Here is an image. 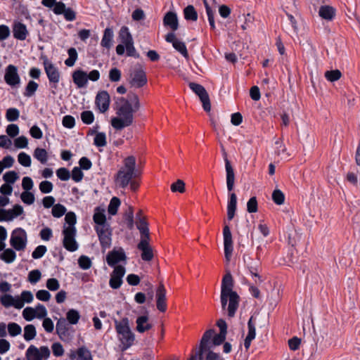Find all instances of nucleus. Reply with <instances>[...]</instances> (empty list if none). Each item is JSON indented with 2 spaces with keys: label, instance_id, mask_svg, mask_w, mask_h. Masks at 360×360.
Returning <instances> with one entry per match:
<instances>
[{
  "label": "nucleus",
  "instance_id": "obj_1",
  "mask_svg": "<svg viewBox=\"0 0 360 360\" xmlns=\"http://www.w3.org/2000/svg\"><path fill=\"white\" fill-rule=\"evenodd\" d=\"M115 105L117 116L112 118V127L116 130H122L131 126L134 122V113L141 106L139 96L135 94H133V104L124 97L117 98Z\"/></svg>",
  "mask_w": 360,
  "mask_h": 360
},
{
  "label": "nucleus",
  "instance_id": "obj_2",
  "mask_svg": "<svg viewBox=\"0 0 360 360\" xmlns=\"http://www.w3.org/2000/svg\"><path fill=\"white\" fill-rule=\"evenodd\" d=\"M136 169V159L134 156H128L124 160V165L120 167L115 176L116 185L122 188H127L131 181L139 176Z\"/></svg>",
  "mask_w": 360,
  "mask_h": 360
},
{
  "label": "nucleus",
  "instance_id": "obj_3",
  "mask_svg": "<svg viewBox=\"0 0 360 360\" xmlns=\"http://www.w3.org/2000/svg\"><path fill=\"white\" fill-rule=\"evenodd\" d=\"M115 328L118 338L122 345V350L130 347L134 341V334L129 327V320L127 317L122 318L120 321L115 320Z\"/></svg>",
  "mask_w": 360,
  "mask_h": 360
},
{
  "label": "nucleus",
  "instance_id": "obj_4",
  "mask_svg": "<svg viewBox=\"0 0 360 360\" xmlns=\"http://www.w3.org/2000/svg\"><path fill=\"white\" fill-rule=\"evenodd\" d=\"M127 80L136 88H141L147 84L146 74L141 65L137 64L129 70Z\"/></svg>",
  "mask_w": 360,
  "mask_h": 360
},
{
  "label": "nucleus",
  "instance_id": "obj_5",
  "mask_svg": "<svg viewBox=\"0 0 360 360\" xmlns=\"http://www.w3.org/2000/svg\"><path fill=\"white\" fill-rule=\"evenodd\" d=\"M220 300L221 303V308L223 310L226 309L227 302L229 304L227 307L228 316L229 317H233L238 309L240 301V297L238 293H226L221 292Z\"/></svg>",
  "mask_w": 360,
  "mask_h": 360
},
{
  "label": "nucleus",
  "instance_id": "obj_6",
  "mask_svg": "<svg viewBox=\"0 0 360 360\" xmlns=\"http://www.w3.org/2000/svg\"><path fill=\"white\" fill-rule=\"evenodd\" d=\"M214 334V329H210L205 332L200 342L199 348L198 351H195V354H192L188 360H203L202 354L210 348L209 344L210 340Z\"/></svg>",
  "mask_w": 360,
  "mask_h": 360
},
{
  "label": "nucleus",
  "instance_id": "obj_7",
  "mask_svg": "<svg viewBox=\"0 0 360 360\" xmlns=\"http://www.w3.org/2000/svg\"><path fill=\"white\" fill-rule=\"evenodd\" d=\"M11 245L17 251L23 250L27 245V233L21 228L15 229L11 233Z\"/></svg>",
  "mask_w": 360,
  "mask_h": 360
},
{
  "label": "nucleus",
  "instance_id": "obj_8",
  "mask_svg": "<svg viewBox=\"0 0 360 360\" xmlns=\"http://www.w3.org/2000/svg\"><path fill=\"white\" fill-rule=\"evenodd\" d=\"M188 85L191 89L199 96L205 111L210 112L211 110L210 101L209 95L204 86L194 82H190Z\"/></svg>",
  "mask_w": 360,
  "mask_h": 360
},
{
  "label": "nucleus",
  "instance_id": "obj_9",
  "mask_svg": "<svg viewBox=\"0 0 360 360\" xmlns=\"http://www.w3.org/2000/svg\"><path fill=\"white\" fill-rule=\"evenodd\" d=\"M95 230L97 233L102 248H109L112 243V230L110 225L96 226Z\"/></svg>",
  "mask_w": 360,
  "mask_h": 360
},
{
  "label": "nucleus",
  "instance_id": "obj_10",
  "mask_svg": "<svg viewBox=\"0 0 360 360\" xmlns=\"http://www.w3.org/2000/svg\"><path fill=\"white\" fill-rule=\"evenodd\" d=\"M50 356V350L47 347L43 346L37 349L34 345H30L26 351L27 360H41L47 359Z\"/></svg>",
  "mask_w": 360,
  "mask_h": 360
},
{
  "label": "nucleus",
  "instance_id": "obj_11",
  "mask_svg": "<svg viewBox=\"0 0 360 360\" xmlns=\"http://www.w3.org/2000/svg\"><path fill=\"white\" fill-rule=\"evenodd\" d=\"M77 231L74 230H63L64 236L63 240V247L70 252H75L78 249V243L75 240Z\"/></svg>",
  "mask_w": 360,
  "mask_h": 360
},
{
  "label": "nucleus",
  "instance_id": "obj_12",
  "mask_svg": "<svg viewBox=\"0 0 360 360\" xmlns=\"http://www.w3.org/2000/svg\"><path fill=\"white\" fill-rule=\"evenodd\" d=\"M43 64L49 82L58 84L60 77V74L58 68L47 58L44 60Z\"/></svg>",
  "mask_w": 360,
  "mask_h": 360
},
{
  "label": "nucleus",
  "instance_id": "obj_13",
  "mask_svg": "<svg viewBox=\"0 0 360 360\" xmlns=\"http://www.w3.org/2000/svg\"><path fill=\"white\" fill-rule=\"evenodd\" d=\"M125 274V268L121 265L115 267L110 274L109 285L112 289H118L122 284V277Z\"/></svg>",
  "mask_w": 360,
  "mask_h": 360
},
{
  "label": "nucleus",
  "instance_id": "obj_14",
  "mask_svg": "<svg viewBox=\"0 0 360 360\" xmlns=\"http://www.w3.org/2000/svg\"><path fill=\"white\" fill-rule=\"evenodd\" d=\"M223 236H224V255L225 258L229 262L230 261L231 257L232 255L233 252V240H232V235L230 230V228L228 225H225L223 229Z\"/></svg>",
  "mask_w": 360,
  "mask_h": 360
},
{
  "label": "nucleus",
  "instance_id": "obj_15",
  "mask_svg": "<svg viewBox=\"0 0 360 360\" xmlns=\"http://www.w3.org/2000/svg\"><path fill=\"white\" fill-rule=\"evenodd\" d=\"M53 11L56 15L63 14L67 21H73L76 18V13L71 8H66L64 3L59 1L56 6L53 8Z\"/></svg>",
  "mask_w": 360,
  "mask_h": 360
},
{
  "label": "nucleus",
  "instance_id": "obj_16",
  "mask_svg": "<svg viewBox=\"0 0 360 360\" xmlns=\"http://www.w3.org/2000/svg\"><path fill=\"white\" fill-rule=\"evenodd\" d=\"M165 40L169 43H172L173 47L186 58H188V53L185 43L176 39L174 32L168 33L165 37Z\"/></svg>",
  "mask_w": 360,
  "mask_h": 360
},
{
  "label": "nucleus",
  "instance_id": "obj_17",
  "mask_svg": "<svg viewBox=\"0 0 360 360\" xmlns=\"http://www.w3.org/2000/svg\"><path fill=\"white\" fill-rule=\"evenodd\" d=\"M155 297L157 309L161 312H165L167 310V297L166 290L162 283L159 284L156 290Z\"/></svg>",
  "mask_w": 360,
  "mask_h": 360
},
{
  "label": "nucleus",
  "instance_id": "obj_18",
  "mask_svg": "<svg viewBox=\"0 0 360 360\" xmlns=\"http://www.w3.org/2000/svg\"><path fill=\"white\" fill-rule=\"evenodd\" d=\"M4 79L10 86H15L20 83V79L18 74V69L15 65H9L7 66Z\"/></svg>",
  "mask_w": 360,
  "mask_h": 360
},
{
  "label": "nucleus",
  "instance_id": "obj_19",
  "mask_svg": "<svg viewBox=\"0 0 360 360\" xmlns=\"http://www.w3.org/2000/svg\"><path fill=\"white\" fill-rule=\"evenodd\" d=\"M243 259L251 275L257 278V280H255V283H261L262 280L260 278V276L258 274V271L260 269L259 262L254 261L249 256H244Z\"/></svg>",
  "mask_w": 360,
  "mask_h": 360
},
{
  "label": "nucleus",
  "instance_id": "obj_20",
  "mask_svg": "<svg viewBox=\"0 0 360 360\" xmlns=\"http://www.w3.org/2000/svg\"><path fill=\"white\" fill-rule=\"evenodd\" d=\"M96 106L101 112H106L110 105V95L106 91H102L96 95L95 101Z\"/></svg>",
  "mask_w": 360,
  "mask_h": 360
},
{
  "label": "nucleus",
  "instance_id": "obj_21",
  "mask_svg": "<svg viewBox=\"0 0 360 360\" xmlns=\"http://www.w3.org/2000/svg\"><path fill=\"white\" fill-rule=\"evenodd\" d=\"M56 329L60 340L67 341L70 339L68 325L65 319L60 318L58 320Z\"/></svg>",
  "mask_w": 360,
  "mask_h": 360
},
{
  "label": "nucleus",
  "instance_id": "obj_22",
  "mask_svg": "<svg viewBox=\"0 0 360 360\" xmlns=\"http://www.w3.org/2000/svg\"><path fill=\"white\" fill-rule=\"evenodd\" d=\"M126 259V255L122 249L112 250L107 255L106 261L109 266H114L116 264Z\"/></svg>",
  "mask_w": 360,
  "mask_h": 360
},
{
  "label": "nucleus",
  "instance_id": "obj_23",
  "mask_svg": "<svg viewBox=\"0 0 360 360\" xmlns=\"http://www.w3.org/2000/svg\"><path fill=\"white\" fill-rule=\"evenodd\" d=\"M148 241L149 240H146L145 239L141 240L137 245L138 249L142 252L141 259L146 262L151 261L153 258V250L149 245Z\"/></svg>",
  "mask_w": 360,
  "mask_h": 360
},
{
  "label": "nucleus",
  "instance_id": "obj_24",
  "mask_svg": "<svg viewBox=\"0 0 360 360\" xmlns=\"http://www.w3.org/2000/svg\"><path fill=\"white\" fill-rule=\"evenodd\" d=\"M72 80L77 88H83L88 82L87 73L82 70H76L73 72Z\"/></svg>",
  "mask_w": 360,
  "mask_h": 360
},
{
  "label": "nucleus",
  "instance_id": "obj_25",
  "mask_svg": "<svg viewBox=\"0 0 360 360\" xmlns=\"http://www.w3.org/2000/svg\"><path fill=\"white\" fill-rule=\"evenodd\" d=\"M225 169L226 172V185L229 191H231L234 188L235 174L230 161L225 158Z\"/></svg>",
  "mask_w": 360,
  "mask_h": 360
},
{
  "label": "nucleus",
  "instance_id": "obj_26",
  "mask_svg": "<svg viewBox=\"0 0 360 360\" xmlns=\"http://www.w3.org/2000/svg\"><path fill=\"white\" fill-rule=\"evenodd\" d=\"M136 330L140 333H143L150 330L153 327V325L149 323V317L146 314L138 316L136 320Z\"/></svg>",
  "mask_w": 360,
  "mask_h": 360
},
{
  "label": "nucleus",
  "instance_id": "obj_27",
  "mask_svg": "<svg viewBox=\"0 0 360 360\" xmlns=\"http://www.w3.org/2000/svg\"><path fill=\"white\" fill-rule=\"evenodd\" d=\"M13 34L14 38L18 40H25L28 34L26 25L22 22L14 23L13 27Z\"/></svg>",
  "mask_w": 360,
  "mask_h": 360
},
{
  "label": "nucleus",
  "instance_id": "obj_28",
  "mask_svg": "<svg viewBox=\"0 0 360 360\" xmlns=\"http://www.w3.org/2000/svg\"><path fill=\"white\" fill-rule=\"evenodd\" d=\"M233 280L230 271H227L221 281V292L226 293H237L233 290Z\"/></svg>",
  "mask_w": 360,
  "mask_h": 360
},
{
  "label": "nucleus",
  "instance_id": "obj_29",
  "mask_svg": "<svg viewBox=\"0 0 360 360\" xmlns=\"http://www.w3.org/2000/svg\"><path fill=\"white\" fill-rule=\"evenodd\" d=\"M163 22L165 26H169L172 31H176L179 27V22L176 14L173 12H168L164 17Z\"/></svg>",
  "mask_w": 360,
  "mask_h": 360
},
{
  "label": "nucleus",
  "instance_id": "obj_30",
  "mask_svg": "<svg viewBox=\"0 0 360 360\" xmlns=\"http://www.w3.org/2000/svg\"><path fill=\"white\" fill-rule=\"evenodd\" d=\"M136 227L140 231L141 240H149V229L146 219H139V221H136Z\"/></svg>",
  "mask_w": 360,
  "mask_h": 360
},
{
  "label": "nucleus",
  "instance_id": "obj_31",
  "mask_svg": "<svg viewBox=\"0 0 360 360\" xmlns=\"http://www.w3.org/2000/svg\"><path fill=\"white\" fill-rule=\"evenodd\" d=\"M113 31L112 28L107 27L104 30L103 36L101 41V46L109 49L112 46L113 39Z\"/></svg>",
  "mask_w": 360,
  "mask_h": 360
},
{
  "label": "nucleus",
  "instance_id": "obj_32",
  "mask_svg": "<svg viewBox=\"0 0 360 360\" xmlns=\"http://www.w3.org/2000/svg\"><path fill=\"white\" fill-rule=\"evenodd\" d=\"M105 210H101L99 207H96L95 212L93 216L94 221L97 224L96 226H103L104 225H109L106 223V217L105 214Z\"/></svg>",
  "mask_w": 360,
  "mask_h": 360
},
{
  "label": "nucleus",
  "instance_id": "obj_33",
  "mask_svg": "<svg viewBox=\"0 0 360 360\" xmlns=\"http://www.w3.org/2000/svg\"><path fill=\"white\" fill-rule=\"evenodd\" d=\"M319 13L322 18L331 20L335 16V11L332 6H322L319 8Z\"/></svg>",
  "mask_w": 360,
  "mask_h": 360
},
{
  "label": "nucleus",
  "instance_id": "obj_34",
  "mask_svg": "<svg viewBox=\"0 0 360 360\" xmlns=\"http://www.w3.org/2000/svg\"><path fill=\"white\" fill-rule=\"evenodd\" d=\"M65 221L68 226H64L63 230H70L72 229L74 231H77L75 226L77 222V217L74 212H69L65 214Z\"/></svg>",
  "mask_w": 360,
  "mask_h": 360
},
{
  "label": "nucleus",
  "instance_id": "obj_35",
  "mask_svg": "<svg viewBox=\"0 0 360 360\" xmlns=\"http://www.w3.org/2000/svg\"><path fill=\"white\" fill-rule=\"evenodd\" d=\"M119 37L121 39V42L124 45L134 41L127 27L124 26L120 29Z\"/></svg>",
  "mask_w": 360,
  "mask_h": 360
},
{
  "label": "nucleus",
  "instance_id": "obj_36",
  "mask_svg": "<svg viewBox=\"0 0 360 360\" xmlns=\"http://www.w3.org/2000/svg\"><path fill=\"white\" fill-rule=\"evenodd\" d=\"M184 18L187 20L196 21L198 13L192 5L187 6L184 10Z\"/></svg>",
  "mask_w": 360,
  "mask_h": 360
},
{
  "label": "nucleus",
  "instance_id": "obj_37",
  "mask_svg": "<svg viewBox=\"0 0 360 360\" xmlns=\"http://www.w3.org/2000/svg\"><path fill=\"white\" fill-rule=\"evenodd\" d=\"M16 257V254L13 249L8 248L0 255V258L6 263H12Z\"/></svg>",
  "mask_w": 360,
  "mask_h": 360
},
{
  "label": "nucleus",
  "instance_id": "obj_38",
  "mask_svg": "<svg viewBox=\"0 0 360 360\" xmlns=\"http://www.w3.org/2000/svg\"><path fill=\"white\" fill-rule=\"evenodd\" d=\"M80 319L79 312L74 309L68 310L66 314V321L72 325H75L78 323Z\"/></svg>",
  "mask_w": 360,
  "mask_h": 360
},
{
  "label": "nucleus",
  "instance_id": "obj_39",
  "mask_svg": "<svg viewBox=\"0 0 360 360\" xmlns=\"http://www.w3.org/2000/svg\"><path fill=\"white\" fill-rule=\"evenodd\" d=\"M34 157L41 164H45L48 160V153L45 149L37 148L34 151Z\"/></svg>",
  "mask_w": 360,
  "mask_h": 360
},
{
  "label": "nucleus",
  "instance_id": "obj_40",
  "mask_svg": "<svg viewBox=\"0 0 360 360\" xmlns=\"http://www.w3.org/2000/svg\"><path fill=\"white\" fill-rule=\"evenodd\" d=\"M68 53L69 57L65 60V64L68 67H72L77 59L78 55L77 50L75 48H70L68 50Z\"/></svg>",
  "mask_w": 360,
  "mask_h": 360
},
{
  "label": "nucleus",
  "instance_id": "obj_41",
  "mask_svg": "<svg viewBox=\"0 0 360 360\" xmlns=\"http://www.w3.org/2000/svg\"><path fill=\"white\" fill-rule=\"evenodd\" d=\"M77 360H93L90 351L86 347H81L77 350Z\"/></svg>",
  "mask_w": 360,
  "mask_h": 360
},
{
  "label": "nucleus",
  "instance_id": "obj_42",
  "mask_svg": "<svg viewBox=\"0 0 360 360\" xmlns=\"http://www.w3.org/2000/svg\"><path fill=\"white\" fill-rule=\"evenodd\" d=\"M120 203V200L118 198H112L108 207V213L111 215H115L117 212Z\"/></svg>",
  "mask_w": 360,
  "mask_h": 360
},
{
  "label": "nucleus",
  "instance_id": "obj_43",
  "mask_svg": "<svg viewBox=\"0 0 360 360\" xmlns=\"http://www.w3.org/2000/svg\"><path fill=\"white\" fill-rule=\"evenodd\" d=\"M36 336V329L32 324L27 325L24 328V338L27 341L33 340Z\"/></svg>",
  "mask_w": 360,
  "mask_h": 360
},
{
  "label": "nucleus",
  "instance_id": "obj_44",
  "mask_svg": "<svg viewBox=\"0 0 360 360\" xmlns=\"http://www.w3.org/2000/svg\"><path fill=\"white\" fill-rule=\"evenodd\" d=\"M94 143L97 147H103L107 144L106 135L104 132H98L94 137Z\"/></svg>",
  "mask_w": 360,
  "mask_h": 360
},
{
  "label": "nucleus",
  "instance_id": "obj_45",
  "mask_svg": "<svg viewBox=\"0 0 360 360\" xmlns=\"http://www.w3.org/2000/svg\"><path fill=\"white\" fill-rule=\"evenodd\" d=\"M38 84L32 80L30 81L25 88L24 93L25 96L31 97L32 96L38 88Z\"/></svg>",
  "mask_w": 360,
  "mask_h": 360
},
{
  "label": "nucleus",
  "instance_id": "obj_46",
  "mask_svg": "<svg viewBox=\"0 0 360 360\" xmlns=\"http://www.w3.org/2000/svg\"><path fill=\"white\" fill-rule=\"evenodd\" d=\"M272 200L276 205H281L284 203L285 195L281 190L276 189L273 191Z\"/></svg>",
  "mask_w": 360,
  "mask_h": 360
},
{
  "label": "nucleus",
  "instance_id": "obj_47",
  "mask_svg": "<svg viewBox=\"0 0 360 360\" xmlns=\"http://www.w3.org/2000/svg\"><path fill=\"white\" fill-rule=\"evenodd\" d=\"M78 264L81 269L87 270L91 268L92 262L89 257L82 255L78 259Z\"/></svg>",
  "mask_w": 360,
  "mask_h": 360
},
{
  "label": "nucleus",
  "instance_id": "obj_48",
  "mask_svg": "<svg viewBox=\"0 0 360 360\" xmlns=\"http://www.w3.org/2000/svg\"><path fill=\"white\" fill-rule=\"evenodd\" d=\"M20 116V112L17 108H11L6 110V117L8 122L16 121Z\"/></svg>",
  "mask_w": 360,
  "mask_h": 360
},
{
  "label": "nucleus",
  "instance_id": "obj_49",
  "mask_svg": "<svg viewBox=\"0 0 360 360\" xmlns=\"http://www.w3.org/2000/svg\"><path fill=\"white\" fill-rule=\"evenodd\" d=\"M51 212L54 217L59 218L65 214L66 208L64 205L58 203L53 205Z\"/></svg>",
  "mask_w": 360,
  "mask_h": 360
},
{
  "label": "nucleus",
  "instance_id": "obj_50",
  "mask_svg": "<svg viewBox=\"0 0 360 360\" xmlns=\"http://www.w3.org/2000/svg\"><path fill=\"white\" fill-rule=\"evenodd\" d=\"M226 334L219 333V334L212 335L209 346L211 347V345L214 346L220 345L222 344L226 340Z\"/></svg>",
  "mask_w": 360,
  "mask_h": 360
},
{
  "label": "nucleus",
  "instance_id": "obj_51",
  "mask_svg": "<svg viewBox=\"0 0 360 360\" xmlns=\"http://www.w3.org/2000/svg\"><path fill=\"white\" fill-rule=\"evenodd\" d=\"M342 73L339 70L326 71L325 72L326 78L330 82H335L341 77Z\"/></svg>",
  "mask_w": 360,
  "mask_h": 360
},
{
  "label": "nucleus",
  "instance_id": "obj_52",
  "mask_svg": "<svg viewBox=\"0 0 360 360\" xmlns=\"http://www.w3.org/2000/svg\"><path fill=\"white\" fill-rule=\"evenodd\" d=\"M124 217L127 227L132 229L134 228V212L131 207H129V210L124 214Z\"/></svg>",
  "mask_w": 360,
  "mask_h": 360
},
{
  "label": "nucleus",
  "instance_id": "obj_53",
  "mask_svg": "<svg viewBox=\"0 0 360 360\" xmlns=\"http://www.w3.org/2000/svg\"><path fill=\"white\" fill-rule=\"evenodd\" d=\"M18 160L24 167H30L31 165V158L25 153H20L18 155Z\"/></svg>",
  "mask_w": 360,
  "mask_h": 360
},
{
  "label": "nucleus",
  "instance_id": "obj_54",
  "mask_svg": "<svg viewBox=\"0 0 360 360\" xmlns=\"http://www.w3.org/2000/svg\"><path fill=\"white\" fill-rule=\"evenodd\" d=\"M8 331L11 336H16L22 332L21 327L16 323H9L8 324Z\"/></svg>",
  "mask_w": 360,
  "mask_h": 360
},
{
  "label": "nucleus",
  "instance_id": "obj_55",
  "mask_svg": "<svg viewBox=\"0 0 360 360\" xmlns=\"http://www.w3.org/2000/svg\"><path fill=\"white\" fill-rule=\"evenodd\" d=\"M171 191L174 193L179 192L183 193L185 192V183L181 179H178L176 182L171 185Z\"/></svg>",
  "mask_w": 360,
  "mask_h": 360
},
{
  "label": "nucleus",
  "instance_id": "obj_56",
  "mask_svg": "<svg viewBox=\"0 0 360 360\" xmlns=\"http://www.w3.org/2000/svg\"><path fill=\"white\" fill-rule=\"evenodd\" d=\"M20 198L22 201L27 205H32L35 200L34 194L29 191L22 192Z\"/></svg>",
  "mask_w": 360,
  "mask_h": 360
},
{
  "label": "nucleus",
  "instance_id": "obj_57",
  "mask_svg": "<svg viewBox=\"0 0 360 360\" xmlns=\"http://www.w3.org/2000/svg\"><path fill=\"white\" fill-rule=\"evenodd\" d=\"M81 119L86 124H90L94 122V115L91 111L85 110L81 113Z\"/></svg>",
  "mask_w": 360,
  "mask_h": 360
},
{
  "label": "nucleus",
  "instance_id": "obj_58",
  "mask_svg": "<svg viewBox=\"0 0 360 360\" xmlns=\"http://www.w3.org/2000/svg\"><path fill=\"white\" fill-rule=\"evenodd\" d=\"M13 301L14 297L9 294H5L0 297V302L6 308L11 307Z\"/></svg>",
  "mask_w": 360,
  "mask_h": 360
},
{
  "label": "nucleus",
  "instance_id": "obj_59",
  "mask_svg": "<svg viewBox=\"0 0 360 360\" xmlns=\"http://www.w3.org/2000/svg\"><path fill=\"white\" fill-rule=\"evenodd\" d=\"M253 319L254 317L251 316L248 322V333L246 337L255 339L256 336V329L255 323L253 321Z\"/></svg>",
  "mask_w": 360,
  "mask_h": 360
},
{
  "label": "nucleus",
  "instance_id": "obj_60",
  "mask_svg": "<svg viewBox=\"0 0 360 360\" xmlns=\"http://www.w3.org/2000/svg\"><path fill=\"white\" fill-rule=\"evenodd\" d=\"M18 179V174L14 171L8 172L3 176V179L7 184H14Z\"/></svg>",
  "mask_w": 360,
  "mask_h": 360
},
{
  "label": "nucleus",
  "instance_id": "obj_61",
  "mask_svg": "<svg viewBox=\"0 0 360 360\" xmlns=\"http://www.w3.org/2000/svg\"><path fill=\"white\" fill-rule=\"evenodd\" d=\"M11 209L5 210L0 209V221H10L13 219Z\"/></svg>",
  "mask_w": 360,
  "mask_h": 360
},
{
  "label": "nucleus",
  "instance_id": "obj_62",
  "mask_svg": "<svg viewBox=\"0 0 360 360\" xmlns=\"http://www.w3.org/2000/svg\"><path fill=\"white\" fill-rule=\"evenodd\" d=\"M41 277V274L39 270L35 269L31 271L28 274V281L34 284L37 283Z\"/></svg>",
  "mask_w": 360,
  "mask_h": 360
},
{
  "label": "nucleus",
  "instance_id": "obj_63",
  "mask_svg": "<svg viewBox=\"0 0 360 360\" xmlns=\"http://www.w3.org/2000/svg\"><path fill=\"white\" fill-rule=\"evenodd\" d=\"M39 190L42 193H49L52 191L53 186L51 181H43L39 184Z\"/></svg>",
  "mask_w": 360,
  "mask_h": 360
},
{
  "label": "nucleus",
  "instance_id": "obj_64",
  "mask_svg": "<svg viewBox=\"0 0 360 360\" xmlns=\"http://www.w3.org/2000/svg\"><path fill=\"white\" fill-rule=\"evenodd\" d=\"M56 175L62 181H68L70 178L69 170L65 167L59 168L56 171Z\"/></svg>",
  "mask_w": 360,
  "mask_h": 360
}]
</instances>
